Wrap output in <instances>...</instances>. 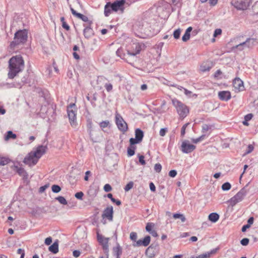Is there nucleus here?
Instances as JSON below:
<instances>
[{
	"mask_svg": "<svg viewBox=\"0 0 258 258\" xmlns=\"http://www.w3.org/2000/svg\"><path fill=\"white\" fill-rule=\"evenodd\" d=\"M212 253V251L211 252L203 253L198 255V256H196V258H209Z\"/></svg>",
	"mask_w": 258,
	"mask_h": 258,
	"instance_id": "obj_45",
	"label": "nucleus"
},
{
	"mask_svg": "<svg viewBox=\"0 0 258 258\" xmlns=\"http://www.w3.org/2000/svg\"><path fill=\"white\" fill-rule=\"evenodd\" d=\"M233 85L236 92H240L243 90V82L239 78H236L233 80Z\"/></svg>",
	"mask_w": 258,
	"mask_h": 258,
	"instance_id": "obj_19",
	"label": "nucleus"
},
{
	"mask_svg": "<svg viewBox=\"0 0 258 258\" xmlns=\"http://www.w3.org/2000/svg\"><path fill=\"white\" fill-rule=\"evenodd\" d=\"M17 172L20 175L24 176L26 174V171H25V170L23 168H21V167H20V168L17 167Z\"/></svg>",
	"mask_w": 258,
	"mask_h": 258,
	"instance_id": "obj_50",
	"label": "nucleus"
},
{
	"mask_svg": "<svg viewBox=\"0 0 258 258\" xmlns=\"http://www.w3.org/2000/svg\"><path fill=\"white\" fill-rule=\"evenodd\" d=\"M49 250L52 253L55 254L58 251V240L55 241L48 248Z\"/></svg>",
	"mask_w": 258,
	"mask_h": 258,
	"instance_id": "obj_24",
	"label": "nucleus"
},
{
	"mask_svg": "<svg viewBox=\"0 0 258 258\" xmlns=\"http://www.w3.org/2000/svg\"><path fill=\"white\" fill-rule=\"evenodd\" d=\"M173 217L174 219H180L182 222H184L186 220L185 217L184 216L183 214L179 213L174 214L173 215Z\"/></svg>",
	"mask_w": 258,
	"mask_h": 258,
	"instance_id": "obj_32",
	"label": "nucleus"
},
{
	"mask_svg": "<svg viewBox=\"0 0 258 258\" xmlns=\"http://www.w3.org/2000/svg\"><path fill=\"white\" fill-rule=\"evenodd\" d=\"M253 147L251 145H249L247 147V150L246 151L245 154H248L250 153L253 150Z\"/></svg>",
	"mask_w": 258,
	"mask_h": 258,
	"instance_id": "obj_60",
	"label": "nucleus"
},
{
	"mask_svg": "<svg viewBox=\"0 0 258 258\" xmlns=\"http://www.w3.org/2000/svg\"><path fill=\"white\" fill-rule=\"evenodd\" d=\"M109 124V121L108 120L102 121L99 124L100 127L102 128H104L106 127Z\"/></svg>",
	"mask_w": 258,
	"mask_h": 258,
	"instance_id": "obj_46",
	"label": "nucleus"
},
{
	"mask_svg": "<svg viewBox=\"0 0 258 258\" xmlns=\"http://www.w3.org/2000/svg\"><path fill=\"white\" fill-rule=\"evenodd\" d=\"M244 42L246 47L251 48L258 43V41L255 38H246V39L244 41Z\"/></svg>",
	"mask_w": 258,
	"mask_h": 258,
	"instance_id": "obj_23",
	"label": "nucleus"
},
{
	"mask_svg": "<svg viewBox=\"0 0 258 258\" xmlns=\"http://www.w3.org/2000/svg\"><path fill=\"white\" fill-rule=\"evenodd\" d=\"M140 143H141V142L138 141V140H137L136 138H132L130 139V146H135V144H139Z\"/></svg>",
	"mask_w": 258,
	"mask_h": 258,
	"instance_id": "obj_40",
	"label": "nucleus"
},
{
	"mask_svg": "<svg viewBox=\"0 0 258 258\" xmlns=\"http://www.w3.org/2000/svg\"><path fill=\"white\" fill-rule=\"evenodd\" d=\"M45 244L47 245H50L52 242V238L48 237L45 239Z\"/></svg>",
	"mask_w": 258,
	"mask_h": 258,
	"instance_id": "obj_62",
	"label": "nucleus"
},
{
	"mask_svg": "<svg viewBox=\"0 0 258 258\" xmlns=\"http://www.w3.org/2000/svg\"><path fill=\"white\" fill-rule=\"evenodd\" d=\"M239 43L237 44L236 46H233L232 47V49L234 50V49H237L239 51H242L246 47L245 45L244 41H240L238 42Z\"/></svg>",
	"mask_w": 258,
	"mask_h": 258,
	"instance_id": "obj_28",
	"label": "nucleus"
},
{
	"mask_svg": "<svg viewBox=\"0 0 258 258\" xmlns=\"http://www.w3.org/2000/svg\"><path fill=\"white\" fill-rule=\"evenodd\" d=\"M144 137V133L140 128H137L135 130V138L138 141L142 142Z\"/></svg>",
	"mask_w": 258,
	"mask_h": 258,
	"instance_id": "obj_26",
	"label": "nucleus"
},
{
	"mask_svg": "<svg viewBox=\"0 0 258 258\" xmlns=\"http://www.w3.org/2000/svg\"><path fill=\"white\" fill-rule=\"evenodd\" d=\"M46 146H39L35 151L31 152L33 154V156L36 157V158L39 160V158L46 152V150L47 149Z\"/></svg>",
	"mask_w": 258,
	"mask_h": 258,
	"instance_id": "obj_18",
	"label": "nucleus"
},
{
	"mask_svg": "<svg viewBox=\"0 0 258 258\" xmlns=\"http://www.w3.org/2000/svg\"><path fill=\"white\" fill-rule=\"evenodd\" d=\"M38 159L35 156H33V154L29 153L24 158L23 162L28 165L29 166H34L37 164Z\"/></svg>",
	"mask_w": 258,
	"mask_h": 258,
	"instance_id": "obj_13",
	"label": "nucleus"
},
{
	"mask_svg": "<svg viewBox=\"0 0 258 258\" xmlns=\"http://www.w3.org/2000/svg\"><path fill=\"white\" fill-rule=\"evenodd\" d=\"M27 80H28V75H26L23 77V78L21 80V83H19V86L20 87L22 86V84H24L25 83H27Z\"/></svg>",
	"mask_w": 258,
	"mask_h": 258,
	"instance_id": "obj_55",
	"label": "nucleus"
},
{
	"mask_svg": "<svg viewBox=\"0 0 258 258\" xmlns=\"http://www.w3.org/2000/svg\"><path fill=\"white\" fill-rule=\"evenodd\" d=\"M113 28H114V31L116 32L117 27L113 25H110L108 27V28L102 29L100 32H107L108 31H109V30H111Z\"/></svg>",
	"mask_w": 258,
	"mask_h": 258,
	"instance_id": "obj_42",
	"label": "nucleus"
},
{
	"mask_svg": "<svg viewBox=\"0 0 258 258\" xmlns=\"http://www.w3.org/2000/svg\"><path fill=\"white\" fill-rule=\"evenodd\" d=\"M137 37L142 39H147L149 38V36L147 33H136Z\"/></svg>",
	"mask_w": 258,
	"mask_h": 258,
	"instance_id": "obj_44",
	"label": "nucleus"
},
{
	"mask_svg": "<svg viewBox=\"0 0 258 258\" xmlns=\"http://www.w3.org/2000/svg\"><path fill=\"white\" fill-rule=\"evenodd\" d=\"M211 68V67L209 66V64H207V63H203L200 67V71L203 72H205L206 71H209Z\"/></svg>",
	"mask_w": 258,
	"mask_h": 258,
	"instance_id": "obj_33",
	"label": "nucleus"
},
{
	"mask_svg": "<svg viewBox=\"0 0 258 258\" xmlns=\"http://www.w3.org/2000/svg\"><path fill=\"white\" fill-rule=\"evenodd\" d=\"M113 214V207L112 206H109L104 210L102 217L103 218H107L109 221H112Z\"/></svg>",
	"mask_w": 258,
	"mask_h": 258,
	"instance_id": "obj_17",
	"label": "nucleus"
},
{
	"mask_svg": "<svg viewBox=\"0 0 258 258\" xmlns=\"http://www.w3.org/2000/svg\"><path fill=\"white\" fill-rule=\"evenodd\" d=\"M154 226V224L153 223H148L146 226V230L148 232L150 233V232L152 231V228Z\"/></svg>",
	"mask_w": 258,
	"mask_h": 258,
	"instance_id": "obj_38",
	"label": "nucleus"
},
{
	"mask_svg": "<svg viewBox=\"0 0 258 258\" xmlns=\"http://www.w3.org/2000/svg\"><path fill=\"white\" fill-rule=\"evenodd\" d=\"M249 240L247 238H244L240 241V243L243 246H246L248 244Z\"/></svg>",
	"mask_w": 258,
	"mask_h": 258,
	"instance_id": "obj_49",
	"label": "nucleus"
},
{
	"mask_svg": "<svg viewBox=\"0 0 258 258\" xmlns=\"http://www.w3.org/2000/svg\"><path fill=\"white\" fill-rule=\"evenodd\" d=\"M83 196L84 194L82 191L78 192L75 195V197L79 200H82Z\"/></svg>",
	"mask_w": 258,
	"mask_h": 258,
	"instance_id": "obj_54",
	"label": "nucleus"
},
{
	"mask_svg": "<svg viewBox=\"0 0 258 258\" xmlns=\"http://www.w3.org/2000/svg\"><path fill=\"white\" fill-rule=\"evenodd\" d=\"M107 80L106 78L103 76H101L98 77L97 82L99 83V82H102L104 84V87L105 88L106 91L108 92H110L112 91L113 89L112 85L110 83H109L107 82Z\"/></svg>",
	"mask_w": 258,
	"mask_h": 258,
	"instance_id": "obj_22",
	"label": "nucleus"
},
{
	"mask_svg": "<svg viewBox=\"0 0 258 258\" xmlns=\"http://www.w3.org/2000/svg\"><path fill=\"white\" fill-rule=\"evenodd\" d=\"M231 186L229 182H226L222 185V189L224 191L228 190L230 189Z\"/></svg>",
	"mask_w": 258,
	"mask_h": 258,
	"instance_id": "obj_36",
	"label": "nucleus"
},
{
	"mask_svg": "<svg viewBox=\"0 0 258 258\" xmlns=\"http://www.w3.org/2000/svg\"><path fill=\"white\" fill-rule=\"evenodd\" d=\"M134 183L133 181H130L124 187V189L125 191H128L133 187Z\"/></svg>",
	"mask_w": 258,
	"mask_h": 258,
	"instance_id": "obj_39",
	"label": "nucleus"
},
{
	"mask_svg": "<svg viewBox=\"0 0 258 258\" xmlns=\"http://www.w3.org/2000/svg\"><path fill=\"white\" fill-rule=\"evenodd\" d=\"M172 101L179 115L182 118L186 117L189 111L187 107L176 99H173Z\"/></svg>",
	"mask_w": 258,
	"mask_h": 258,
	"instance_id": "obj_5",
	"label": "nucleus"
},
{
	"mask_svg": "<svg viewBox=\"0 0 258 258\" xmlns=\"http://www.w3.org/2000/svg\"><path fill=\"white\" fill-rule=\"evenodd\" d=\"M55 200L58 201L59 202V203L61 204L66 205L68 204L67 200L63 197H62V196L57 197L55 198Z\"/></svg>",
	"mask_w": 258,
	"mask_h": 258,
	"instance_id": "obj_35",
	"label": "nucleus"
},
{
	"mask_svg": "<svg viewBox=\"0 0 258 258\" xmlns=\"http://www.w3.org/2000/svg\"><path fill=\"white\" fill-rule=\"evenodd\" d=\"M17 253L21 254L20 258H24V256H25V251H24V250L22 249V248H19L17 250Z\"/></svg>",
	"mask_w": 258,
	"mask_h": 258,
	"instance_id": "obj_56",
	"label": "nucleus"
},
{
	"mask_svg": "<svg viewBox=\"0 0 258 258\" xmlns=\"http://www.w3.org/2000/svg\"><path fill=\"white\" fill-rule=\"evenodd\" d=\"M162 22H156L154 23L152 26L151 29L152 31L154 32H160L161 31H169V30L167 29L168 24L166 21H165L164 23ZM151 31V30H150Z\"/></svg>",
	"mask_w": 258,
	"mask_h": 258,
	"instance_id": "obj_9",
	"label": "nucleus"
},
{
	"mask_svg": "<svg viewBox=\"0 0 258 258\" xmlns=\"http://www.w3.org/2000/svg\"><path fill=\"white\" fill-rule=\"evenodd\" d=\"M109 5H110V2H108L106 4V5L105 6L104 15L105 16H108L111 13V10H110L111 8L110 7Z\"/></svg>",
	"mask_w": 258,
	"mask_h": 258,
	"instance_id": "obj_34",
	"label": "nucleus"
},
{
	"mask_svg": "<svg viewBox=\"0 0 258 258\" xmlns=\"http://www.w3.org/2000/svg\"><path fill=\"white\" fill-rule=\"evenodd\" d=\"M190 33H184V35L182 37V40L184 42H186L188 40L190 37Z\"/></svg>",
	"mask_w": 258,
	"mask_h": 258,
	"instance_id": "obj_52",
	"label": "nucleus"
},
{
	"mask_svg": "<svg viewBox=\"0 0 258 258\" xmlns=\"http://www.w3.org/2000/svg\"><path fill=\"white\" fill-rule=\"evenodd\" d=\"M209 220L213 222H216L219 219V215L216 213H212L208 216Z\"/></svg>",
	"mask_w": 258,
	"mask_h": 258,
	"instance_id": "obj_27",
	"label": "nucleus"
},
{
	"mask_svg": "<svg viewBox=\"0 0 258 258\" xmlns=\"http://www.w3.org/2000/svg\"><path fill=\"white\" fill-rule=\"evenodd\" d=\"M251 3V0H239L232 2V5L237 10H246Z\"/></svg>",
	"mask_w": 258,
	"mask_h": 258,
	"instance_id": "obj_12",
	"label": "nucleus"
},
{
	"mask_svg": "<svg viewBox=\"0 0 258 258\" xmlns=\"http://www.w3.org/2000/svg\"><path fill=\"white\" fill-rule=\"evenodd\" d=\"M189 124V123L188 122V123H186L185 124H184L182 128H181V137H183L185 134V130H186V127Z\"/></svg>",
	"mask_w": 258,
	"mask_h": 258,
	"instance_id": "obj_47",
	"label": "nucleus"
},
{
	"mask_svg": "<svg viewBox=\"0 0 258 258\" xmlns=\"http://www.w3.org/2000/svg\"><path fill=\"white\" fill-rule=\"evenodd\" d=\"M146 47L145 43L143 42L133 43L130 49L127 50V54L131 56H135L139 54L141 50Z\"/></svg>",
	"mask_w": 258,
	"mask_h": 258,
	"instance_id": "obj_6",
	"label": "nucleus"
},
{
	"mask_svg": "<svg viewBox=\"0 0 258 258\" xmlns=\"http://www.w3.org/2000/svg\"><path fill=\"white\" fill-rule=\"evenodd\" d=\"M252 117H253V114L252 113H249V114H247V115H246L244 116V119L246 121H249L251 119Z\"/></svg>",
	"mask_w": 258,
	"mask_h": 258,
	"instance_id": "obj_61",
	"label": "nucleus"
},
{
	"mask_svg": "<svg viewBox=\"0 0 258 258\" xmlns=\"http://www.w3.org/2000/svg\"><path fill=\"white\" fill-rule=\"evenodd\" d=\"M9 162L8 158L5 157L0 158V165H5Z\"/></svg>",
	"mask_w": 258,
	"mask_h": 258,
	"instance_id": "obj_43",
	"label": "nucleus"
},
{
	"mask_svg": "<svg viewBox=\"0 0 258 258\" xmlns=\"http://www.w3.org/2000/svg\"><path fill=\"white\" fill-rule=\"evenodd\" d=\"M97 240L102 245L103 249L105 252L108 251V241L109 238H105L102 235L97 234Z\"/></svg>",
	"mask_w": 258,
	"mask_h": 258,
	"instance_id": "obj_16",
	"label": "nucleus"
},
{
	"mask_svg": "<svg viewBox=\"0 0 258 258\" xmlns=\"http://www.w3.org/2000/svg\"><path fill=\"white\" fill-rule=\"evenodd\" d=\"M113 252L116 258H120L122 254V248L118 244H117L116 247L113 248Z\"/></svg>",
	"mask_w": 258,
	"mask_h": 258,
	"instance_id": "obj_25",
	"label": "nucleus"
},
{
	"mask_svg": "<svg viewBox=\"0 0 258 258\" xmlns=\"http://www.w3.org/2000/svg\"><path fill=\"white\" fill-rule=\"evenodd\" d=\"M211 126L209 125L205 124L202 126V132L206 133L210 129H211Z\"/></svg>",
	"mask_w": 258,
	"mask_h": 258,
	"instance_id": "obj_51",
	"label": "nucleus"
},
{
	"mask_svg": "<svg viewBox=\"0 0 258 258\" xmlns=\"http://www.w3.org/2000/svg\"><path fill=\"white\" fill-rule=\"evenodd\" d=\"M136 146H130L127 149V154L128 157L133 156L135 153Z\"/></svg>",
	"mask_w": 258,
	"mask_h": 258,
	"instance_id": "obj_30",
	"label": "nucleus"
},
{
	"mask_svg": "<svg viewBox=\"0 0 258 258\" xmlns=\"http://www.w3.org/2000/svg\"><path fill=\"white\" fill-rule=\"evenodd\" d=\"M115 122L118 128L123 133L127 131L128 127L126 122L124 120L122 116L117 113L115 114Z\"/></svg>",
	"mask_w": 258,
	"mask_h": 258,
	"instance_id": "obj_10",
	"label": "nucleus"
},
{
	"mask_svg": "<svg viewBox=\"0 0 258 258\" xmlns=\"http://www.w3.org/2000/svg\"><path fill=\"white\" fill-rule=\"evenodd\" d=\"M103 189L104 190L106 191V192H109L112 189V187L111 186H110V184H106L104 186V187H103Z\"/></svg>",
	"mask_w": 258,
	"mask_h": 258,
	"instance_id": "obj_57",
	"label": "nucleus"
},
{
	"mask_svg": "<svg viewBox=\"0 0 258 258\" xmlns=\"http://www.w3.org/2000/svg\"><path fill=\"white\" fill-rule=\"evenodd\" d=\"M162 169V166L160 163H156L154 166V170L156 172L159 173Z\"/></svg>",
	"mask_w": 258,
	"mask_h": 258,
	"instance_id": "obj_48",
	"label": "nucleus"
},
{
	"mask_svg": "<svg viewBox=\"0 0 258 258\" xmlns=\"http://www.w3.org/2000/svg\"><path fill=\"white\" fill-rule=\"evenodd\" d=\"M9 67L10 69L8 73L9 78L13 79L24 68V61L22 57L20 55L12 57L9 61Z\"/></svg>",
	"mask_w": 258,
	"mask_h": 258,
	"instance_id": "obj_1",
	"label": "nucleus"
},
{
	"mask_svg": "<svg viewBox=\"0 0 258 258\" xmlns=\"http://www.w3.org/2000/svg\"><path fill=\"white\" fill-rule=\"evenodd\" d=\"M81 252L79 250H75L73 252V255L75 257H78L80 255Z\"/></svg>",
	"mask_w": 258,
	"mask_h": 258,
	"instance_id": "obj_63",
	"label": "nucleus"
},
{
	"mask_svg": "<svg viewBox=\"0 0 258 258\" xmlns=\"http://www.w3.org/2000/svg\"><path fill=\"white\" fill-rule=\"evenodd\" d=\"M218 97L222 101H227L231 98V93L228 91H222L218 93Z\"/></svg>",
	"mask_w": 258,
	"mask_h": 258,
	"instance_id": "obj_21",
	"label": "nucleus"
},
{
	"mask_svg": "<svg viewBox=\"0 0 258 258\" xmlns=\"http://www.w3.org/2000/svg\"><path fill=\"white\" fill-rule=\"evenodd\" d=\"M177 175V171L175 170H171L169 172V176L171 177H174Z\"/></svg>",
	"mask_w": 258,
	"mask_h": 258,
	"instance_id": "obj_58",
	"label": "nucleus"
},
{
	"mask_svg": "<svg viewBox=\"0 0 258 258\" xmlns=\"http://www.w3.org/2000/svg\"><path fill=\"white\" fill-rule=\"evenodd\" d=\"M158 250V245L157 244H152L146 250V254L150 258L155 256Z\"/></svg>",
	"mask_w": 258,
	"mask_h": 258,
	"instance_id": "obj_15",
	"label": "nucleus"
},
{
	"mask_svg": "<svg viewBox=\"0 0 258 258\" xmlns=\"http://www.w3.org/2000/svg\"><path fill=\"white\" fill-rule=\"evenodd\" d=\"M137 233L135 232H132L130 233V239L135 242L136 243L133 244V246L135 247H139L141 246H148L150 242L151 241V237L150 236L147 235L145 237V238L142 240L139 239V240L137 241Z\"/></svg>",
	"mask_w": 258,
	"mask_h": 258,
	"instance_id": "obj_4",
	"label": "nucleus"
},
{
	"mask_svg": "<svg viewBox=\"0 0 258 258\" xmlns=\"http://www.w3.org/2000/svg\"><path fill=\"white\" fill-rule=\"evenodd\" d=\"M124 3V0H119L115 1L113 3H110L109 5L112 11L116 12L123 6Z\"/></svg>",
	"mask_w": 258,
	"mask_h": 258,
	"instance_id": "obj_20",
	"label": "nucleus"
},
{
	"mask_svg": "<svg viewBox=\"0 0 258 258\" xmlns=\"http://www.w3.org/2000/svg\"><path fill=\"white\" fill-rule=\"evenodd\" d=\"M139 158L140 163L143 165H145L146 162L144 160V156L143 155H140L139 156Z\"/></svg>",
	"mask_w": 258,
	"mask_h": 258,
	"instance_id": "obj_59",
	"label": "nucleus"
},
{
	"mask_svg": "<svg viewBox=\"0 0 258 258\" xmlns=\"http://www.w3.org/2000/svg\"><path fill=\"white\" fill-rule=\"evenodd\" d=\"M28 29L25 28V25L21 20L14 21L12 24L11 32H27Z\"/></svg>",
	"mask_w": 258,
	"mask_h": 258,
	"instance_id": "obj_8",
	"label": "nucleus"
},
{
	"mask_svg": "<svg viewBox=\"0 0 258 258\" xmlns=\"http://www.w3.org/2000/svg\"><path fill=\"white\" fill-rule=\"evenodd\" d=\"M205 137V135H203L201 136H200V137H199L198 138L191 139V141L192 143H194L195 144H197V143L201 142V141H202L204 139Z\"/></svg>",
	"mask_w": 258,
	"mask_h": 258,
	"instance_id": "obj_41",
	"label": "nucleus"
},
{
	"mask_svg": "<svg viewBox=\"0 0 258 258\" xmlns=\"http://www.w3.org/2000/svg\"><path fill=\"white\" fill-rule=\"evenodd\" d=\"M75 104L74 103L71 104L68 107L67 112L69 117L70 123L71 126L73 127H76L77 125V117L75 109Z\"/></svg>",
	"mask_w": 258,
	"mask_h": 258,
	"instance_id": "obj_7",
	"label": "nucleus"
},
{
	"mask_svg": "<svg viewBox=\"0 0 258 258\" xmlns=\"http://www.w3.org/2000/svg\"><path fill=\"white\" fill-rule=\"evenodd\" d=\"M16 138L17 136L15 134H14L11 131H9L7 133V135L5 137V140L8 141L10 139H15Z\"/></svg>",
	"mask_w": 258,
	"mask_h": 258,
	"instance_id": "obj_29",
	"label": "nucleus"
},
{
	"mask_svg": "<svg viewBox=\"0 0 258 258\" xmlns=\"http://www.w3.org/2000/svg\"><path fill=\"white\" fill-rule=\"evenodd\" d=\"M167 131L168 129L166 127L161 128L159 132L160 136L161 137H164L166 135Z\"/></svg>",
	"mask_w": 258,
	"mask_h": 258,
	"instance_id": "obj_53",
	"label": "nucleus"
},
{
	"mask_svg": "<svg viewBox=\"0 0 258 258\" xmlns=\"http://www.w3.org/2000/svg\"><path fill=\"white\" fill-rule=\"evenodd\" d=\"M70 9L72 14L77 17L78 18L81 19L83 22H85L86 24H84L85 27L83 29V32H89L91 30H92L91 28V25L92 24V21L89 20L88 18L79 13L77 12L72 7L70 6Z\"/></svg>",
	"mask_w": 258,
	"mask_h": 258,
	"instance_id": "obj_3",
	"label": "nucleus"
},
{
	"mask_svg": "<svg viewBox=\"0 0 258 258\" xmlns=\"http://www.w3.org/2000/svg\"><path fill=\"white\" fill-rule=\"evenodd\" d=\"M188 141H184L182 143L181 150L184 153H189L196 149V146L188 143Z\"/></svg>",
	"mask_w": 258,
	"mask_h": 258,
	"instance_id": "obj_14",
	"label": "nucleus"
},
{
	"mask_svg": "<svg viewBox=\"0 0 258 258\" xmlns=\"http://www.w3.org/2000/svg\"><path fill=\"white\" fill-rule=\"evenodd\" d=\"M164 1L165 2H166L167 3V4L166 5V7H165L166 9H167V8H169L171 5H176L179 1V0H164Z\"/></svg>",
	"mask_w": 258,
	"mask_h": 258,
	"instance_id": "obj_31",
	"label": "nucleus"
},
{
	"mask_svg": "<svg viewBox=\"0 0 258 258\" xmlns=\"http://www.w3.org/2000/svg\"><path fill=\"white\" fill-rule=\"evenodd\" d=\"M51 190L54 193H58L61 190L60 186L54 184L51 186Z\"/></svg>",
	"mask_w": 258,
	"mask_h": 258,
	"instance_id": "obj_37",
	"label": "nucleus"
},
{
	"mask_svg": "<svg viewBox=\"0 0 258 258\" xmlns=\"http://www.w3.org/2000/svg\"><path fill=\"white\" fill-rule=\"evenodd\" d=\"M62 27L67 31H69L70 30V26L66 22H63V23L62 24Z\"/></svg>",
	"mask_w": 258,
	"mask_h": 258,
	"instance_id": "obj_64",
	"label": "nucleus"
},
{
	"mask_svg": "<svg viewBox=\"0 0 258 258\" xmlns=\"http://www.w3.org/2000/svg\"><path fill=\"white\" fill-rule=\"evenodd\" d=\"M247 191L245 187L242 188L233 197L230 199V202L232 205H235L237 203L241 202L246 196Z\"/></svg>",
	"mask_w": 258,
	"mask_h": 258,
	"instance_id": "obj_11",
	"label": "nucleus"
},
{
	"mask_svg": "<svg viewBox=\"0 0 258 258\" xmlns=\"http://www.w3.org/2000/svg\"><path fill=\"white\" fill-rule=\"evenodd\" d=\"M28 38L27 33H15L13 40L11 42L9 48L14 50L19 48L20 45L24 44Z\"/></svg>",
	"mask_w": 258,
	"mask_h": 258,
	"instance_id": "obj_2",
	"label": "nucleus"
}]
</instances>
